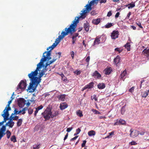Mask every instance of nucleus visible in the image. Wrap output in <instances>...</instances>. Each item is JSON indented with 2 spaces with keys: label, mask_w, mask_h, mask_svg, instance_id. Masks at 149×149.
<instances>
[{
  "label": "nucleus",
  "mask_w": 149,
  "mask_h": 149,
  "mask_svg": "<svg viewBox=\"0 0 149 149\" xmlns=\"http://www.w3.org/2000/svg\"><path fill=\"white\" fill-rule=\"evenodd\" d=\"M8 109L7 111L3 110V113L1 114V116L4 118L3 120V121L4 123L7 120H9L8 117L9 116V114L8 113Z\"/></svg>",
  "instance_id": "7"
},
{
  "label": "nucleus",
  "mask_w": 149,
  "mask_h": 149,
  "mask_svg": "<svg viewBox=\"0 0 149 149\" xmlns=\"http://www.w3.org/2000/svg\"><path fill=\"white\" fill-rule=\"evenodd\" d=\"M84 29L86 31H88L89 30V25L87 22L84 24Z\"/></svg>",
  "instance_id": "18"
},
{
  "label": "nucleus",
  "mask_w": 149,
  "mask_h": 149,
  "mask_svg": "<svg viewBox=\"0 0 149 149\" xmlns=\"http://www.w3.org/2000/svg\"><path fill=\"white\" fill-rule=\"evenodd\" d=\"M72 127L68 128L67 129L66 131L68 132H69L72 130Z\"/></svg>",
  "instance_id": "58"
},
{
  "label": "nucleus",
  "mask_w": 149,
  "mask_h": 149,
  "mask_svg": "<svg viewBox=\"0 0 149 149\" xmlns=\"http://www.w3.org/2000/svg\"><path fill=\"white\" fill-rule=\"evenodd\" d=\"M86 140H84L83 141V143L81 144V147H84L85 146V144L86 143Z\"/></svg>",
  "instance_id": "53"
},
{
  "label": "nucleus",
  "mask_w": 149,
  "mask_h": 149,
  "mask_svg": "<svg viewBox=\"0 0 149 149\" xmlns=\"http://www.w3.org/2000/svg\"><path fill=\"white\" fill-rule=\"evenodd\" d=\"M98 88L100 89H102L104 88L105 87V85L103 83H99L97 85Z\"/></svg>",
  "instance_id": "20"
},
{
  "label": "nucleus",
  "mask_w": 149,
  "mask_h": 149,
  "mask_svg": "<svg viewBox=\"0 0 149 149\" xmlns=\"http://www.w3.org/2000/svg\"><path fill=\"white\" fill-rule=\"evenodd\" d=\"M91 99L93 100L94 99L95 101H97V99L96 97V95H93V96L91 97Z\"/></svg>",
  "instance_id": "37"
},
{
  "label": "nucleus",
  "mask_w": 149,
  "mask_h": 149,
  "mask_svg": "<svg viewBox=\"0 0 149 149\" xmlns=\"http://www.w3.org/2000/svg\"><path fill=\"white\" fill-rule=\"evenodd\" d=\"M25 100L23 98H19L17 101L18 104L20 107L22 108L25 104Z\"/></svg>",
  "instance_id": "9"
},
{
  "label": "nucleus",
  "mask_w": 149,
  "mask_h": 149,
  "mask_svg": "<svg viewBox=\"0 0 149 149\" xmlns=\"http://www.w3.org/2000/svg\"><path fill=\"white\" fill-rule=\"evenodd\" d=\"M10 140L11 141H13L15 143L17 141L15 135L12 136L10 138Z\"/></svg>",
  "instance_id": "31"
},
{
  "label": "nucleus",
  "mask_w": 149,
  "mask_h": 149,
  "mask_svg": "<svg viewBox=\"0 0 149 149\" xmlns=\"http://www.w3.org/2000/svg\"><path fill=\"white\" fill-rule=\"evenodd\" d=\"M119 32L117 31L114 30L111 33V37L112 39L115 40L118 37Z\"/></svg>",
  "instance_id": "8"
},
{
  "label": "nucleus",
  "mask_w": 149,
  "mask_h": 149,
  "mask_svg": "<svg viewBox=\"0 0 149 149\" xmlns=\"http://www.w3.org/2000/svg\"><path fill=\"white\" fill-rule=\"evenodd\" d=\"M125 105H124V106L122 107L121 110V113L123 115L124 114L125 111Z\"/></svg>",
  "instance_id": "33"
},
{
  "label": "nucleus",
  "mask_w": 149,
  "mask_h": 149,
  "mask_svg": "<svg viewBox=\"0 0 149 149\" xmlns=\"http://www.w3.org/2000/svg\"><path fill=\"white\" fill-rule=\"evenodd\" d=\"M68 107V104L65 102H61L60 105V108L61 110H63Z\"/></svg>",
  "instance_id": "12"
},
{
  "label": "nucleus",
  "mask_w": 149,
  "mask_h": 149,
  "mask_svg": "<svg viewBox=\"0 0 149 149\" xmlns=\"http://www.w3.org/2000/svg\"><path fill=\"white\" fill-rule=\"evenodd\" d=\"M115 50L116 51L118 52L119 53H120L122 51L123 49H120L119 48H116L115 49Z\"/></svg>",
  "instance_id": "42"
},
{
  "label": "nucleus",
  "mask_w": 149,
  "mask_h": 149,
  "mask_svg": "<svg viewBox=\"0 0 149 149\" xmlns=\"http://www.w3.org/2000/svg\"><path fill=\"white\" fill-rule=\"evenodd\" d=\"M56 58L54 57L52 60L51 61L49 62H48L49 63V64L50 65L53 62H54L55 61H56Z\"/></svg>",
  "instance_id": "49"
},
{
  "label": "nucleus",
  "mask_w": 149,
  "mask_h": 149,
  "mask_svg": "<svg viewBox=\"0 0 149 149\" xmlns=\"http://www.w3.org/2000/svg\"><path fill=\"white\" fill-rule=\"evenodd\" d=\"M6 134L7 138H9L11 134L9 130H8L6 132Z\"/></svg>",
  "instance_id": "34"
},
{
  "label": "nucleus",
  "mask_w": 149,
  "mask_h": 149,
  "mask_svg": "<svg viewBox=\"0 0 149 149\" xmlns=\"http://www.w3.org/2000/svg\"><path fill=\"white\" fill-rule=\"evenodd\" d=\"M94 83L93 82H90L88 84L86 85L82 89V91L87 89H90L93 87Z\"/></svg>",
  "instance_id": "10"
},
{
  "label": "nucleus",
  "mask_w": 149,
  "mask_h": 149,
  "mask_svg": "<svg viewBox=\"0 0 149 149\" xmlns=\"http://www.w3.org/2000/svg\"><path fill=\"white\" fill-rule=\"evenodd\" d=\"M129 6H128V8L130 9L131 8L134 7L135 6V3L132 2L130 3L129 4Z\"/></svg>",
  "instance_id": "29"
},
{
  "label": "nucleus",
  "mask_w": 149,
  "mask_h": 149,
  "mask_svg": "<svg viewBox=\"0 0 149 149\" xmlns=\"http://www.w3.org/2000/svg\"><path fill=\"white\" fill-rule=\"evenodd\" d=\"M107 1L106 0H101L100 2V3H105Z\"/></svg>",
  "instance_id": "64"
},
{
  "label": "nucleus",
  "mask_w": 149,
  "mask_h": 149,
  "mask_svg": "<svg viewBox=\"0 0 149 149\" xmlns=\"http://www.w3.org/2000/svg\"><path fill=\"white\" fill-rule=\"evenodd\" d=\"M28 109L27 107H24L22 109V114H24L25 113V111Z\"/></svg>",
  "instance_id": "45"
},
{
  "label": "nucleus",
  "mask_w": 149,
  "mask_h": 149,
  "mask_svg": "<svg viewBox=\"0 0 149 149\" xmlns=\"http://www.w3.org/2000/svg\"><path fill=\"white\" fill-rule=\"evenodd\" d=\"M43 108V106H42V105H41L39 106L38 107L36 108L38 109V110H40L41 109H42Z\"/></svg>",
  "instance_id": "55"
},
{
  "label": "nucleus",
  "mask_w": 149,
  "mask_h": 149,
  "mask_svg": "<svg viewBox=\"0 0 149 149\" xmlns=\"http://www.w3.org/2000/svg\"><path fill=\"white\" fill-rule=\"evenodd\" d=\"M77 19L75 18V20L72 22L73 23L70 25L69 27L66 28L65 29L64 31L62 32L61 35L59 36L58 38L56 39L55 42L53 43L52 45L49 46L47 49V50L50 49V50L54 49L59 43L60 40L63 39L65 36L68 35V33H70L72 35L73 33L76 32V30L75 28L77 26V24L79 22V17H77Z\"/></svg>",
  "instance_id": "2"
},
{
  "label": "nucleus",
  "mask_w": 149,
  "mask_h": 149,
  "mask_svg": "<svg viewBox=\"0 0 149 149\" xmlns=\"http://www.w3.org/2000/svg\"><path fill=\"white\" fill-rule=\"evenodd\" d=\"M98 118L100 119H105L106 118V117L105 116H99Z\"/></svg>",
  "instance_id": "60"
},
{
  "label": "nucleus",
  "mask_w": 149,
  "mask_h": 149,
  "mask_svg": "<svg viewBox=\"0 0 149 149\" xmlns=\"http://www.w3.org/2000/svg\"><path fill=\"white\" fill-rule=\"evenodd\" d=\"M100 43V40L98 38H96L94 42L93 46H94L96 45H98Z\"/></svg>",
  "instance_id": "25"
},
{
  "label": "nucleus",
  "mask_w": 149,
  "mask_h": 149,
  "mask_svg": "<svg viewBox=\"0 0 149 149\" xmlns=\"http://www.w3.org/2000/svg\"><path fill=\"white\" fill-rule=\"evenodd\" d=\"M127 74V72L126 70H124L122 72L120 75V79H123L124 77H125Z\"/></svg>",
  "instance_id": "19"
},
{
  "label": "nucleus",
  "mask_w": 149,
  "mask_h": 149,
  "mask_svg": "<svg viewBox=\"0 0 149 149\" xmlns=\"http://www.w3.org/2000/svg\"><path fill=\"white\" fill-rule=\"evenodd\" d=\"M14 124V122H10L8 123V125H6V126H9L10 128H12Z\"/></svg>",
  "instance_id": "39"
},
{
  "label": "nucleus",
  "mask_w": 149,
  "mask_h": 149,
  "mask_svg": "<svg viewBox=\"0 0 149 149\" xmlns=\"http://www.w3.org/2000/svg\"><path fill=\"white\" fill-rule=\"evenodd\" d=\"M145 81L144 80H141V84L140 85V88H141L142 86V84Z\"/></svg>",
  "instance_id": "63"
},
{
  "label": "nucleus",
  "mask_w": 149,
  "mask_h": 149,
  "mask_svg": "<svg viewBox=\"0 0 149 149\" xmlns=\"http://www.w3.org/2000/svg\"><path fill=\"white\" fill-rule=\"evenodd\" d=\"M77 115L80 117H81L83 116L82 111L80 110H78L76 112Z\"/></svg>",
  "instance_id": "27"
},
{
  "label": "nucleus",
  "mask_w": 149,
  "mask_h": 149,
  "mask_svg": "<svg viewBox=\"0 0 149 149\" xmlns=\"http://www.w3.org/2000/svg\"><path fill=\"white\" fill-rule=\"evenodd\" d=\"M65 94H63L58 95L57 97L59 100L63 101L65 99Z\"/></svg>",
  "instance_id": "16"
},
{
  "label": "nucleus",
  "mask_w": 149,
  "mask_h": 149,
  "mask_svg": "<svg viewBox=\"0 0 149 149\" xmlns=\"http://www.w3.org/2000/svg\"><path fill=\"white\" fill-rule=\"evenodd\" d=\"M112 14L111 11H110L108 13L107 16L109 17H110L111 15Z\"/></svg>",
  "instance_id": "57"
},
{
  "label": "nucleus",
  "mask_w": 149,
  "mask_h": 149,
  "mask_svg": "<svg viewBox=\"0 0 149 149\" xmlns=\"http://www.w3.org/2000/svg\"><path fill=\"white\" fill-rule=\"evenodd\" d=\"M13 120L12 119L10 116L9 121H8L7 123H6V125H8V123L10 122H13Z\"/></svg>",
  "instance_id": "52"
},
{
  "label": "nucleus",
  "mask_w": 149,
  "mask_h": 149,
  "mask_svg": "<svg viewBox=\"0 0 149 149\" xmlns=\"http://www.w3.org/2000/svg\"><path fill=\"white\" fill-rule=\"evenodd\" d=\"M124 47L125 48L127 49V51H129L130 50V45L129 42H127L125 45Z\"/></svg>",
  "instance_id": "24"
},
{
  "label": "nucleus",
  "mask_w": 149,
  "mask_h": 149,
  "mask_svg": "<svg viewBox=\"0 0 149 149\" xmlns=\"http://www.w3.org/2000/svg\"><path fill=\"white\" fill-rule=\"evenodd\" d=\"M120 57L119 56H117L116 58H115L113 61L114 63L117 66L118 64L120 63Z\"/></svg>",
  "instance_id": "14"
},
{
  "label": "nucleus",
  "mask_w": 149,
  "mask_h": 149,
  "mask_svg": "<svg viewBox=\"0 0 149 149\" xmlns=\"http://www.w3.org/2000/svg\"><path fill=\"white\" fill-rule=\"evenodd\" d=\"M40 147V144L38 145H33L31 148V149H38Z\"/></svg>",
  "instance_id": "28"
},
{
  "label": "nucleus",
  "mask_w": 149,
  "mask_h": 149,
  "mask_svg": "<svg viewBox=\"0 0 149 149\" xmlns=\"http://www.w3.org/2000/svg\"><path fill=\"white\" fill-rule=\"evenodd\" d=\"M93 76H97V78H99L101 77V75L97 71H95L93 73Z\"/></svg>",
  "instance_id": "22"
},
{
  "label": "nucleus",
  "mask_w": 149,
  "mask_h": 149,
  "mask_svg": "<svg viewBox=\"0 0 149 149\" xmlns=\"http://www.w3.org/2000/svg\"><path fill=\"white\" fill-rule=\"evenodd\" d=\"M130 144L131 145H135L137 144V143L134 141H133L130 143Z\"/></svg>",
  "instance_id": "54"
},
{
  "label": "nucleus",
  "mask_w": 149,
  "mask_h": 149,
  "mask_svg": "<svg viewBox=\"0 0 149 149\" xmlns=\"http://www.w3.org/2000/svg\"><path fill=\"white\" fill-rule=\"evenodd\" d=\"M120 15V13L119 12H117L115 15V17L116 18H118Z\"/></svg>",
  "instance_id": "61"
},
{
  "label": "nucleus",
  "mask_w": 149,
  "mask_h": 149,
  "mask_svg": "<svg viewBox=\"0 0 149 149\" xmlns=\"http://www.w3.org/2000/svg\"><path fill=\"white\" fill-rule=\"evenodd\" d=\"M142 53L145 56L148 57L149 56V49H145L143 51Z\"/></svg>",
  "instance_id": "17"
},
{
  "label": "nucleus",
  "mask_w": 149,
  "mask_h": 149,
  "mask_svg": "<svg viewBox=\"0 0 149 149\" xmlns=\"http://www.w3.org/2000/svg\"><path fill=\"white\" fill-rule=\"evenodd\" d=\"M39 111V110H38V109L36 108V111H35L34 112L35 116H36L37 114L38 113Z\"/></svg>",
  "instance_id": "59"
},
{
  "label": "nucleus",
  "mask_w": 149,
  "mask_h": 149,
  "mask_svg": "<svg viewBox=\"0 0 149 149\" xmlns=\"http://www.w3.org/2000/svg\"><path fill=\"white\" fill-rule=\"evenodd\" d=\"M79 34L78 33H74L73 35L72 36V38H74L76 39V38L78 36Z\"/></svg>",
  "instance_id": "47"
},
{
  "label": "nucleus",
  "mask_w": 149,
  "mask_h": 149,
  "mask_svg": "<svg viewBox=\"0 0 149 149\" xmlns=\"http://www.w3.org/2000/svg\"><path fill=\"white\" fill-rule=\"evenodd\" d=\"M71 56L72 59H73L74 56V52L72 51L71 52Z\"/></svg>",
  "instance_id": "56"
},
{
  "label": "nucleus",
  "mask_w": 149,
  "mask_h": 149,
  "mask_svg": "<svg viewBox=\"0 0 149 149\" xmlns=\"http://www.w3.org/2000/svg\"><path fill=\"white\" fill-rule=\"evenodd\" d=\"M92 111L93 112L95 113L96 114H100V113L99 111L96 109H93L92 110Z\"/></svg>",
  "instance_id": "48"
},
{
  "label": "nucleus",
  "mask_w": 149,
  "mask_h": 149,
  "mask_svg": "<svg viewBox=\"0 0 149 149\" xmlns=\"http://www.w3.org/2000/svg\"><path fill=\"white\" fill-rule=\"evenodd\" d=\"M100 21V18H98L96 19H93L92 20V23L95 25H97L99 24Z\"/></svg>",
  "instance_id": "21"
},
{
  "label": "nucleus",
  "mask_w": 149,
  "mask_h": 149,
  "mask_svg": "<svg viewBox=\"0 0 149 149\" xmlns=\"http://www.w3.org/2000/svg\"><path fill=\"white\" fill-rule=\"evenodd\" d=\"M125 121L122 119H120L119 120H117V121L114 123V125H118L121 124H124L125 123Z\"/></svg>",
  "instance_id": "13"
},
{
  "label": "nucleus",
  "mask_w": 149,
  "mask_h": 149,
  "mask_svg": "<svg viewBox=\"0 0 149 149\" xmlns=\"http://www.w3.org/2000/svg\"><path fill=\"white\" fill-rule=\"evenodd\" d=\"M134 87L133 86L131 88H130L129 89V91L131 93H132L134 91Z\"/></svg>",
  "instance_id": "50"
},
{
  "label": "nucleus",
  "mask_w": 149,
  "mask_h": 149,
  "mask_svg": "<svg viewBox=\"0 0 149 149\" xmlns=\"http://www.w3.org/2000/svg\"><path fill=\"white\" fill-rule=\"evenodd\" d=\"M130 136L131 137L134 138L139 134V131L131 129L130 130Z\"/></svg>",
  "instance_id": "6"
},
{
  "label": "nucleus",
  "mask_w": 149,
  "mask_h": 149,
  "mask_svg": "<svg viewBox=\"0 0 149 149\" xmlns=\"http://www.w3.org/2000/svg\"><path fill=\"white\" fill-rule=\"evenodd\" d=\"M28 110L29 114H31L33 112V109L31 108H30Z\"/></svg>",
  "instance_id": "41"
},
{
  "label": "nucleus",
  "mask_w": 149,
  "mask_h": 149,
  "mask_svg": "<svg viewBox=\"0 0 149 149\" xmlns=\"http://www.w3.org/2000/svg\"><path fill=\"white\" fill-rule=\"evenodd\" d=\"M13 113H12L10 116V117L13 120H17L19 118V117L17 116H15V117H13Z\"/></svg>",
  "instance_id": "32"
},
{
  "label": "nucleus",
  "mask_w": 149,
  "mask_h": 149,
  "mask_svg": "<svg viewBox=\"0 0 149 149\" xmlns=\"http://www.w3.org/2000/svg\"><path fill=\"white\" fill-rule=\"evenodd\" d=\"M131 13L130 12L127 15V18H129L130 17V16L131 15Z\"/></svg>",
  "instance_id": "62"
},
{
  "label": "nucleus",
  "mask_w": 149,
  "mask_h": 149,
  "mask_svg": "<svg viewBox=\"0 0 149 149\" xmlns=\"http://www.w3.org/2000/svg\"><path fill=\"white\" fill-rule=\"evenodd\" d=\"M13 115H17L18 114V111L17 110V108H15L14 113H13Z\"/></svg>",
  "instance_id": "46"
},
{
  "label": "nucleus",
  "mask_w": 149,
  "mask_h": 149,
  "mask_svg": "<svg viewBox=\"0 0 149 149\" xmlns=\"http://www.w3.org/2000/svg\"><path fill=\"white\" fill-rule=\"evenodd\" d=\"M149 93V89L144 92L142 94V97L144 98L148 96Z\"/></svg>",
  "instance_id": "23"
},
{
  "label": "nucleus",
  "mask_w": 149,
  "mask_h": 149,
  "mask_svg": "<svg viewBox=\"0 0 149 149\" xmlns=\"http://www.w3.org/2000/svg\"><path fill=\"white\" fill-rule=\"evenodd\" d=\"M51 51L49 50L47 52L46 51L43 54L42 57L41 59L40 62L43 63V62L47 60L49 61L51 59V58L50 57L51 54Z\"/></svg>",
  "instance_id": "4"
},
{
  "label": "nucleus",
  "mask_w": 149,
  "mask_h": 149,
  "mask_svg": "<svg viewBox=\"0 0 149 149\" xmlns=\"http://www.w3.org/2000/svg\"><path fill=\"white\" fill-rule=\"evenodd\" d=\"M22 119H19L17 123V126L18 127L20 126L22 124Z\"/></svg>",
  "instance_id": "30"
},
{
  "label": "nucleus",
  "mask_w": 149,
  "mask_h": 149,
  "mask_svg": "<svg viewBox=\"0 0 149 149\" xmlns=\"http://www.w3.org/2000/svg\"><path fill=\"white\" fill-rule=\"evenodd\" d=\"M95 134V132L94 130H91L88 132V134L90 136H94Z\"/></svg>",
  "instance_id": "26"
},
{
  "label": "nucleus",
  "mask_w": 149,
  "mask_h": 149,
  "mask_svg": "<svg viewBox=\"0 0 149 149\" xmlns=\"http://www.w3.org/2000/svg\"><path fill=\"white\" fill-rule=\"evenodd\" d=\"M6 129V127L5 125H3L0 130V132H5Z\"/></svg>",
  "instance_id": "38"
},
{
  "label": "nucleus",
  "mask_w": 149,
  "mask_h": 149,
  "mask_svg": "<svg viewBox=\"0 0 149 149\" xmlns=\"http://www.w3.org/2000/svg\"><path fill=\"white\" fill-rule=\"evenodd\" d=\"M45 120H49L52 116V112L50 108L47 107L44 112L42 113Z\"/></svg>",
  "instance_id": "3"
},
{
  "label": "nucleus",
  "mask_w": 149,
  "mask_h": 149,
  "mask_svg": "<svg viewBox=\"0 0 149 149\" xmlns=\"http://www.w3.org/2000/svg\"><path fill=\"white\" fill-rule=\"evenodd\" d=\"M136 24L137 25H138L142 29L143 28V27L141 26V23L139 21H137L136 22Z\"/></svg>",
  "instance_id": "44"
},
{
  "label": "nucleus",
  "mask_w": 149,
  "mask_h": 149,
  "mask_svg": "<svg viewBox=\"0 0 149 149\" xmlns=\"http://www.w3.org/2000/svg\"><path fill=\"white\" fill-rule=\"evenodd\" d=\"M81 130L79 128H78L76 130V133L74 134V135L78 134L80 132Z\"/></svg>",
  "instance_id": "43"
},
{
  "label": "nucleus",
  "mask_w": 149,
  "mask_h": 149,
  "mask_svg": "<svg viewBox=\"0 0 149 149\" xmlns=\"http://www.w3.org/2000/svg\"><path fill=\"white\" fill-rule=\"evenodd\" d=\"M43 65V63L40 62L37 65V67L34 71L31 72L29 74L28 76L31 80L29 86L28 90H29V92H34L36 90L38 84L41 82V78L45 73L42 71L39 73L38 77H36L38 74V71L41 68Z\"/></svg>",
  "instance_id": "1"
},
{
  "label": "nucleus",
  "mask_w": 149,
  "mask_h": 149,
  "mask_svg": "<svg viewBox=\"0 0 149 149\" xmlns=\"http://www.w3.org/2000/svg\"><path fill=\"white\" fill-rule=\"evenodd\" d=\"M14 94V93H13V94L12 95V96H11V100L10 101H9L8 102V104L6 105V107L5 108V109L3 110L5 111H7V110L8 109H9L8 110V111L10 110H11V108L10 107V103L12 102V100L13 99V98H12V97L13 96Z\"/></svg>",
  "instance_id": "11"
},
{
  "label": "nucleus",
  "mask_w": 149,
  "mask_h": 149,
  "mask_svg": "<svg viewBox=\"0 0 149 149\" xmlns=\"http://www.w3.org/2000/svg\"><path fill=\"white\" fill-rule=\"evenodd\" d=\"M112 23H108L107 24L105 25V28H109L113 26Z\"/></svg>",
  "instance_id": "36"
},
{
  "label": "nucleus",
  "mask_w": 149,
  "mask_h": 149,
  "mask_svg": "<svg viewBox=\"0 0 149 149\" xmlns=\"http://www.w3.org/2000/svg\"><path fill=\"white\" fill-rule=\"evenodd\" d=\"M59 114V113L58 111H55L53 114H52L51 118H53L54 117L56 116L57 115H58Z\"/></svg>",
  "instance_id": "35"
},
{
  "label": "nucleus",
  "mask_w": 149,
  "mask_h": 149,
  "mask_svg": "<svg viewBox=\"0 0 149 149\" xmlns=\"http://www.w3.org/2000/svg\"><path fill=\"white\" fill-rule=\"evenodd\" d=\"M26 81L24 80H21L17 87V89H21L24 90L26 86Z\"/></svg>",
  "instance_id": "5"
},
{
  "label": "nucleus",
  "mask_w": 149,
  "mask_h": 149,
  "mask_svg": "<svg viewBox=\"0 0 149 149\" xmlns=\"http://www.w3.org/2000/svg\"><path fill=\"white\" fill-rule=\"evenodd\" d=\"M112 69L111 68L109 67L105 68L104 70V72L105 74L106 75H109Z\"/></svg>",
  "instance_id": "15"
},
{
  "label": "nucleus",
  "mask_w": 149,
  "mask_h": 149,
  "mask_svg": "<svg viewBox=\"0 0 149 149\" xmlns=\"http://www.w3.org/2000/svg\"><path fill=\"white\" fill-rule=\"evenodd\" d=\"M90 60V57L89 56H88L86 59V61L88 63V65L89 64Z\"/></svg>",
  "instance_id": "51"
},
{
  "label": "nucleus",
  "mask_w": 149,
  "mask_h": 149,
  "mask_svg": "<svg viewBox=\"0 0 149 149\" xmlns=\"http://www.w3.org/2000/svg\"><path fill=\"white\" fill-rule=\"evenodd\" d=\"M81 72L80 70H76L74 72V73L76 74L77 75H79L81 74Z\"/></svg>",
  "instance_id": "40"
}]
</instances>
